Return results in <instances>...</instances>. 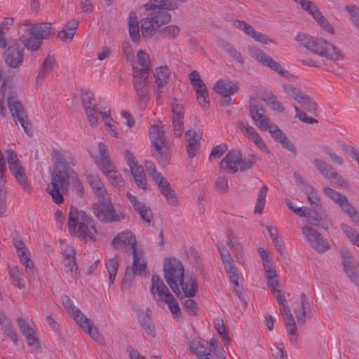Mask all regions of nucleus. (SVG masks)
<instances>
[{
  "label": "nucleus",
  "mask_w": 359,
  "mask_h": 359,
  "mask_svg": "<svg viewBox=\"0 0 359 359\" xmlns=\"http://www.w3.org/2000/svg\"><path fill=\"white\" fill-rule=\"evenodd\" d=\"M296 117H297L301 121L305 123H316L317 121L312 117L309 116L306 113L301 111L297 106H294Z\"/></svg>",
  "instance_id": "e2e57ef3"
},
{
  "label": "nucleus",
  "mask_w": 359,
  "mask_h": 359,
  "mask_svg": "<svg viewBox=\"0 0 359 359\" xmlns=\"http://www.w3.org/2000/svg\"><path fill=\"white\" fill-rule=\"evenodd\" d=\"M140 247L142 246L137 243L135 236L129 230L120 232L114 237V248L121 249L128 254Z\"/></svg>",
  "instance_id": "a878e982"
},
{
  "label": "nucleus",
  "mask_w": 359,
  "mask_h": 359,
  "mask_svg": "<svg viewBox=\"0 0 359 359\" xmlns=\"http://www.w3.org/2000/svg\"><path fill=\"white\" fill-rule=\"evenodd\" d=\"M55 59L53 55H48L42 62L36 76V82L39 83L53 69Z\"/></svg>",
  "instance_id": "a18cd8bd"
},
{
  "label": "nucleus",
  "mask_w": 359,
  "mask_h": 359,
  "mask_svg": "<svg viewBox=\"0 0 359 359\" xmlns=\"http://www.w3.org/2000/svg\"><path fill=\"white\" fill-rule=\"evenodd\" d=\"M4 333L11 338L15 343L18 341V336L13 329V326L10 323H6L1 326Z\"/></svg>",
  "instance_id": "0e129e2a"
},
{
  "label": "nucleus",
  "mask_w": 359,
  "mask_h": 359,
  "mask_svg": "<svg viewBox=\"0 0 359 359\" xmlns=\"http://www.w3.org/2000/svg\"><path fill=\"white\" fill-rule=\"evenodd\" d=\"M99 158L95 159V163L102 170L109 179L111 178V164L110 156L106 145L102 142L98 144Z\"/></svg>",
  "instance_id": "72a5a7b5"
},
{
  "label": "nucleus",
  "mask_w": 359,
  "mask_h": 359,
  "mask_svg": "<svg viewBox=\"0 0 359 359\" xmlns=\"http://www.w3.org/2000/svg\"><path fill=\"white\" fill-rule=\"evenodd\" d=\"M130 254L133 257V262L131 266L126 269L125 278L130 276V271L133 276H142L147 271V265L144 248L140 247L135 249Z\"/></svg>",
  "instance_id": "393cba45"
},
{
  "label": "nucleus",
  "mask_w": 359,
  "mask_h": 359,
  "mask_svg": "<svg viewBox=\"0 0 359 359\" xmlns=\"http://www.w3.org/2000/svg\"><path fill=\"white\" fill-rule=\"evenodd\" d=\"M18 324L21 332L26 337L27 344L29 345H34L37 341V339L34 336L32 328L22 318H18Z\"/></svg>",
  "instance_id": "8fccbe9b"
},
{
  "label": "nucleus",
  "mask_w": 359,
  "mask_h": 359,
  "mask_svg": "<svg viewBox=\"0 0 359 359\" xmlns=\"http://www.w3.org/2000/svg\"><path fill=\"white\" fill-rule=\"evenodd\" d=\"M174 76V73L167 65L156 67L153 71L155 87L154 94L156 96L157 105H161L163 102V95L165 93V88Z\"/></svg>",
  "instance_id": "ddd939ff"
},
{
  "label": "nucleus",
  "mask_w": 359,
  "mask_h": 359,
  "mask_svg": "<svg viewBox=\"0 0 359 359\" xmlns=\"http://www.w3.org/2000/svg\"><path fill=\"white\" fill-rule=\"evenodd\" d=\"M239 85L237 81L229 79H219L212 86L213 90L219 94L222 98V104L228 106L230 104V97L238 89Z\"/></svg>",
  "instance_id": "5701e85b"
},
{
  "label": "nucleus",
  "mask_w": 359,
  "mask_h": 359,
  "mask_svg": "<svg viewBox=\"0 0 359 359\" xmlns=\"http://www.w3.org/2000/svg\"><path fill=\"white\" fill-rule=\"evenodd\" d=\"M144 167L149 175L158 185L168 203L172 206H177L179 201L175 191L171 189L168 180L156 170L155 165L152 162L147 161L144 163Z\"/></svg>",
  "instance_id": "9b49d317"
},
{
  "label": "nucleus",
  "mask_w": 359,
  "mask_h": 359,
  "mask_svg": "<svg viewBox=\"0 0 359 359\" xmlns=\"http://www.w3.org/2000/svg\"><path fill=\"white\" fill-rule=\"evenodd\" d=\"M294 179L299 188L307 195L308 201L311 203H318L319 202V197L314 192L313 189L306 184L300 176L294 175Z\"/></svg>",
  "instance_id": "de8ad7c7"
},
{
  "label": "nucleus",
  "mask_w": 359,
  "mask_h": 359,
  "mask_svg": "<svg viewBox=\"0 0 359 359\" xmlns=\"http://www.w3.org/2000/svg\"><path fill=\"white\" fill-rule=\"evenodd\" d=\"M218 250L223 259L225 271L229 276L230 281L235 287L238 286V275L233 261L224 246H218Z\"/></svg>",
  "instance_id": "7c9ffc66"
},
{
  "label": "nucleus",
  "mask_w": 359,
  "mask_h": 359,
  "mask_svg": "<svg viewBox=\"0 0 359 359\" xmlns=\"http://www.w3.org/2000/svg\"><path fill=\"white\" fill-rule=\"evenodd\" d=\"M252 165V162L248 159H243L238 150L229 151L225 158L220 162V168L231 173L238 170L245 171Z\"/></svg>",
  "instance_id": "4468645a"
},
{
  "label": "nucleus",
  "mask_w": 359,
  "mask_h": 359,
  "mask_svg": "<svg viewBox=\"0 0 359 359\" xmlns=\"http://www.w3.org/2000/svg\"><path fill=\"white\" fill-rule=\"evenodd\" d=\"M52 158L55 163V170L51 174L50 183L47 187L48 193L52 196L56 204H61L64 201L63 194L67 191L69 180L72 178L80 195L84 194V188L79 179L78 175L74 172L70 166H74L76 161L68 156L66 153L58 150H53Z\"/></svg>",
  "instance_id": "f257e3e1"
},
{
  "label": "nucleus",
  "mask_w": 359,
  "mask_h": 359,
  "mask_svg": "<svg viewBox=\"0 0 359 359\" xmlns=\"http://www.w3.org/2000/svg\"><path fill=\"white\" fill-rule=\"evenodd\" d=\"M234 25L244 31V32L250 36H252L257 41L262 44L273 43V39L269 38L268 36L262 32L256 31L252 26L246 24L245 22L241 20H236Z\"/></svg>",
  "instance_id": "c9c22d12"
},
{
  "label": "nucleus",
  "mask_w": 359,
  "mask_h": 359,
  "mask_svg": "<svg viewBox=\"0 0 359 359\" xmlns=\"http://www.w3.org/2000/svg\"><path fill=\"white\" fill-rule=\"evenodd\" d=\"M272 351L275 359H288L283 344H281V346H275Z\"/></svg>",
  "instance_id": "338daca9"
},
{
  "label": "nucleus",
  "mask_w": 359,
  "mask_h": 359,
  "mask_svg": "<svg viewBox=\"0 0 359 359\" xmlns=\"http://www.w3.org/2000/svg\"><path fill=\"white\" fill-rule=\"evenodd\" d=\"M249 112L250 117L257 127L261 130H267L276 141L280 142L288 151H294L295 148L293 144L280 130L278 126L273 123L266 115V110L262 106L251 103Z\"/></svg>",
  "instance_id": "0eeeda50"
},
{
  "label": "nucleus",
  "mask_w": 359,
  "mask_h": 359,
  "mask_svg": "<svg viewBox=\"0 0 359 359\" xmlns=\"http://www.w3.org/2000/svg\"><path fill=\"white\" fill-rule=\"evenodd\" d=\"M68 228L72 234L77 233L78 236L83 239H91L96 231L93 221L84 212L79 211L75 207L70 209Z\"/></svg>",
  "instance_id": "1a4fd4ad"
},
{
  "label": "nucleus",
  "mask_w": 359,
  "mask_h": 359,
  "mask_svg": "<svg viewBox=\"0 0 359 359\" xmlns=\"http://www.w3.org/2000/svg\"><path fill=\"white\" fill-rule=\"evenodd\" d=\"M126 196L135 212L148 225H150L152 219L150 208L132 194L128 192Z\"/></svg>",
  "instance_id": "473e14b6"
},
{
  "label": "nucleus",
  "mask_w": 359,
  "mask_h": 359,
  "mask_svg": "<svg viewBox=\"0 0 359 359\" xmlns=\"http://www.w3.org/2000/svg\"><path fill=\"white\" fill-rule=\"evenodd\" d=\"M149 137L150 147L152 152L156 155H161L163 149L166 147L164 125L160 121H154L149 128Z\"/></svg>",
  "instance_id": "2eb2a0df"
},
{
  "label": "nucleus",
  "mask_w": 359,
  "mask_h": 359,
  "mask_svg": "<svg viewBox=\"0 0 359 359\" xmlns=\"http://www.w3.org/2000/svg\"><path fill=\"white\" fill-rule=\"evenodd\" d=\"M341 229L348 241L354 245L359 248V234L352 227L347 224H342Z\"/></svg>",
  "instance_id": "5fc2aeb1"
},
{
  "label": "nucleus",
  "mask_w": 359,
  "mask_h": 359,
  "mask_svg": "<svg viewBox=\"0 0 359 359\" xmlns=\"http://www.w3.org/2000/svg\"><path fill=\"white\" fill-rule=\"evenodd\" d=\"M149 292L157 303L163 302L167 305L174 319L182 321V311L179 302L158 275L151 276Z\"/></svg>",
  "instance_id": "6e6552de"
},
{
  "label": "nucleus",
  "mask_w": 359,
  "mask_h": 359,
  "mask_svg": "<svg viewBox=\"0 0 359 359\" xmlns=\"http://www.w3.org/2000/svg\"><path fill=\"white\" fill-rule=\"evenodd\" d=\"M79 21L76 19L69 20L62 30L59 32L57 36L63 41H71L78 28Z\"/></svg>",
  "instance_id": "c03bdc74"
},
{
  "label": "nucleus",
  "mask_w": 359,
  "mask_h": 359,
  "mask_svg": "<svg viewBox=\"0 0 359 359\" xmlns=\"http://www.w3.org/2000/svg\"><path fill=\"white\" fill-rule=\"evenodd\" d=\"M144 8L150 13L141 20V32L144 39H149L171 20V15L162 9L172 11L177 8V5L170 0H149L144 5Z\"/></svg>",
  "instance_id": "7ed1b4c3"
},
{
  "label": "nucleus",
  "mask_w": 359,
  "mask_h": 359,
  "mask_svg": "<svg viewBox=\"0 0 359 359\" xmlns=\"http://www.w3.org/2000/svg\"><path fill=\"white\" fill-rule=\"evenodd\" d=\"M125 158L128 165L130 168L132 175L133 176L136 185L143 190L147 189V182L145 177L143 168L138 166L135 162L133 154L127 151L125 153Z\"/></svg>",
  "instance_id": "cd10ccee"
},
{
  "label": "nucleus",
  "mask_w": 359,
  "mask_h": 359,
  "mask_svg": "<svg viewBox=\"0 0 359 359\" xmlns=\"http://www.w3.org/2000/svg\"><path fill=\"white\" fill-rule=\"evenodd\" d=\"M20 26L23 34L20 35L19 41L28 50H38L43 40L48 39L53 35L50 23H32L25 21Z\"/></svg>",
  "instance_id": "423d86ee"
},
{
  "label": "nucleus",
  "mask_w": 359,
  "mask_h": 359,
  "mask_svg": "<svg viewBox=\"0 0 359 359\" xmlns=\"http://www.w3.org/2000/svg\"><path fill=\"white\" fill-rule=\"evenodd\" d=\"M190 351L196 354L198 359H212L210 350L201 339H194L189 343Z\"/></svg>",
  "instance_id": "ea45409f"
},
{
  "label": "nucleus",
  "mask_w": 359,
  "mask_h": 359,
  "mask_svg": "<svg viewBox=\"0 0 359 359\" xmlns=\"http://www.w3.org/2000/svg\"><path fill=\"white\" fill-rule=\"evenodd\" d=\"M283 89L287 95L292 97L309 112L314 113L317 111V104L313 100L299 88L285 84Z\"/></svg>",
  "instance_id": "b1692460"
},
{
  "label": "nucleus",
  "mask_w": 359,
  "mask_h": 359,
  "mask_svg": "<svg viewBox=\"0 0 359 359\" xmlns=\"http://www.w3.org/2000/svg\"><path fill=\"white\" fill-rule=\"evenodd\" d=\"M342 264L344 271L347 276L352 280L355 281L358 273L353 264V260L351 253L345 250L342 252Z\"/></svg>",
  "instance_id": "a19ab883"
},
{
  "label": "nucleus",
  "mask_w": 359,
  "mask_h": 359,
  "mask_svg": "<svg viewBox=\"0 0 359 359\" xmlns=\"http://www.w3.org/2000/svg\"><path fill=\"white\" fill-rule=\"evenodd\" d=\"M99 201L92 206L94 215L102 222H112V202L109 195L98 198Z\"/></svg>",
  "instance_id": "4be33fe9"
},
{
  "label": "nucleus",
  "mask_w": 359,
  "mask_h": 359,
  "mask_svg": "<svg viewBox=\"0 0 359 359\" xmlns=\"http://www.w3.org/2000/svg\"><path fill=\"white\" fill-rule=\"evenodd\" d=\"M189 76L190 83L196 91L198 104L202 108L208 109L210 105V97L205 84L196 70L192 71Z\"/></svg>",
  "instance_id": "aec40b11"
},
{
  "label": "nucleus",
  "mask_w": 359,
  "mask_h": 359,
  "mask_svg": "<svg viewBox=\"0 0 359 359\" xmlns=\"http://www.w3.org/2000/svg\"><path fill=\"white\" fill-rule=\"evenodd\" d=\"M323 192L339 205L342 212L349 215L352 222L359 227V213L348 202L347 197L334 189L324 187Z\"/></svg>",
  "instance_id": "dca6fc26"
},
{
  "label": "nucleus",
  "mask_w": 359,
  "mask_h": 359,
  "mask_svg": "<svg viewBox=\"0 0 359 359\" xmlns=\"http://www.w3.org/2000/svg\"><path fill=\"white\" fill-rule=\"evenodd\" d=\"M311 309L310 303L306 297L302 294L300 297V302L298 307L294 308V312L299 323L303 324L306 322V317L309 316Z\"/></svg>",
  "instance_id": "58836bf2"
},
{
  "label": "nucleus",
  "mask_w": 359,
  "mask_h": 359,
  "mask_svg": "<svg viewBox=\"0 0 359 359\" xmlns=\"http://www.w3.org/2000/svg\"><path fill=\"white\" fill-rule=\"evenodd\" d=\"M85 110L88 121L91 127H96L98 123L100 114L102 121L107 127L109 132L112 130V118L111 117V109L109 107H97L96 100L82 104Z\"/></svg>",
  "instance_id": "f8f14e48"
},
{
  "label": "nucleus",
  "mask_w": 359,
  "mask_h": 359,
  "mask_svg": "<svg viewBox=\"0 0 359 359\" xmlns=\"http://www.w3.org/2000/svg\"><path fill=\"white\" fill-rule=\"evenodd\" d=\"M302 233L310 245L318 252H324L329 248L327 241L320 234L309 226L302 229Z\"/></svg>",
  "instance_id": "c756f323"
},
{
  "label": "nucleus",
  "mask_w": 359,
  "mask_h": 359,
  "mask_svg": "<svg viewBox=\"0 0 359 359\" xmlns=\"http://www.w3.org/2000/svg\"><path fill=\"white\" fill-rule=\"evenodd\" d=\"M240 130L241 133L252 141L262 151L266 154L269 153L268 147L252 126L247 123H242L240 124Z\"/></svg>",
  "instance_id": "f704fd0d"
},
{
  "label": "nucleus",
  "mask_w": 359,
  "mask_h": 359,
  "mask_svg": "<svg viewBox=\"0 0 359 359\" xmlns=\"http://www.w3.org/2000/svg\"><path fill=\"white\" fill-rule=\"evenodd\" d=\"M252 56L262 65L270 67L273 71L278 72L280 76L288 78L290 74L284 69L278 62L273 60L270 56L267 55L263 50L253 48L250 50Z\"/></svg>",
  "instance_id": "bb28decb"
},
{
  "label": "nucleus",
  "mask_w": 359,
  "mask_h": 359,
  "mask_svg": "<svg viewBox=\"0 0 359 359\" xmlns=\"http://www.w3.org/2000/svg\"><path fill=\"white\" fill-rule=\"evenodd\" d=\"M61 302L69 314L73 317L76 323H79V320H81V318H83L84 315L79 309L74 306L73 302L69 296H62Z\"/></svg>",
  "instance_id": "49530a36"
},
{
  "label": "nucleus",
  "mask_w": 359,
  "mask_h": 359,
  "mask_svg": "<svg viewBox=\"0 0 359 359\" xmlns=\"http://www.w3.org/2000/svg\"><path fill=\"white\" fill-rule=\"evenodd\" d=\"M185 138L187 143L193 144H199L201 134L194 130H189L185 134Z\"/></svg>",
  "instance_id": "680f3d73"
},
{
  "label": "nucleus",
  "mask_w": 359,
  "mask_h": 359,
  "mask_svg": "<svg viewBox=\"0 0 359 359\" xmlns=\"http://www.w3.org/2000/svg\"><path fill=\"white\" fill-rule=\"evenodd\" d=\"M170 108L174 135L180 137L184 132V104L181 100L174 98L170 102Z\"/></svg>",
  "instance_id": "412c9836"
},
{
  "label": "nucleus",
  "mask_w": 359,
  "mask_h": 359,
  "mask_svg": "<svg viewBox=\"0 0 359 359\" xmlns=\"http://www.w3.org/2000/svg\"><path fill=\"white\" fill-rule=\"evenodd\" d=\"M267 191L268 187L266 186L262 187L259 190L254 209V212L255 214H260L262 212L266 205Z\"/></svg>",
  "instance_id": "603ef678"
},
{
  "label": "nucleus",
  "mask_w": 359,
  "mask_h": 359,
  "mask_svg": "<svg viewBox=\"0 0 359 359\" xmlns=\"http://www.w3.org/2000/svg\"><path fill=\"white\" fill-rule=\"evenodd\" d=\"M227 241L229 245L235 250V252L238 257L242 255V245L239 241V239L234 235V233L230 232L228 234Z\"/></svg>",
  "instance_id": "4d7b16f0"
},
{
  "label": "nucleus",
  "mask_w": 359,
  "mask_h": 359,
  "mask_svg": "<svg viewBox=\"0 0 359 359\" xmlns=\"http://www.w3.org/2000/svg\"><path fill=\"white\" fill-rule=\"evenodd\" d=\"M76 324L84 331L87 332V333L96 341L98 343L102 342V337L99 334L98 330L96 327H94L93 323H91L90 320L86 318L85 316L83 318H81V320H79V323Z\"/></svg>",
  "instance_id": "79ce46f5"
},
{
  "label": "nucleus",
  "mask_w": 359,
  "mask_h": 359,
  "mask_svg": "<svg viewBox=\"0 0 359 359\" xmlns=\"http://www.w3.org/2000/svg\"><path fill=\"white\" fill-rule=\"evenodd\" d=\"M297 41L310 52L331 61L341 60L344 57L341 50L323 37L299 33Z\"/></svg>",
  "instance_id": "39448f33"
},
{
  "label": "nucleus",
  "mask_w": 359,
  "mask_h": 359,
  "mask_svg": "<svg viewBox=\"0 0 359 359\" xmlns=\"http://www.w3.org/2000/svg\"><path fill=\"white\" fill-rule=\"evenodd\" d=\"M179 293L177 296L183 295L185 297H194L198 290V285L196 277L194 275L187 274L179 281Z\"/></svg>",
  "instance_id": "c85d7f7f"
},
{
  "label": "nucleus",
  "mask_w": 359,
  "mask_h": 359,
  "mask_svg": "<svg viewBox=\"0 0 359 359\" xmlns=\"http://www.w3.org/2000/svg\"><path fill=\"white\" fill-rule=\"evenodd\" d=\"M4 153L6 156L9 169L11 173L15 177L18 182L21 185L22 188L25 191H29L30 189V185L27 182L24 168L21 165L16 153L11 149H7Z\"/></svg>",
  "instance_id": "a211bd4d"
},
{
  "label": "nucleus",
  "mask_w": 359,
  "mask_h": 359,
  "mask_svg": "<svg viewBox=\"0 0 359 359\" xmlns=\"http://www.w3.org/2000/svg\"><path fill=\"white\" fill-rule=\"evenodd\" d=\"M65 271L70 276L74 278L79 276L77 264L76 263V257H70L64 259Z\"/></svg>",
  "instance_id": "6e6d98bb"
},
{
  "label": "nucleus",
  "mask_w": 359,
  "mask_h": 359,
  "mask_svg": "<svg viewBox=\"0 0 359 359\" xmlns=\"http://www.w3.org/2000/svg\"><path fill=\"white\" fill-rule=\"evenodd\" d=\"M164 278L175 293H179V281L184 276V268L180 260L174 257H167L163 263Z\"/></svg>",
  "instance_id": "9d476101"
},
{
  "label": "nucleus",
  "mask_w": 359,
  "mask_h": 359,
  "mask_svg": "<svg viewBox=\"0 0 359 359\" xmlns=\"http://www.w3.org/2000/svg\"><path fill=\"white\" fill-rule=\"evenodd\" d=\"M268 233L269 234L273 245L276 250L281 254L284 253V245L282 239L278 236V231L276 228L271 226H266V227Z\"/></svg>",
  "instance_id": "864d4df0"
},
{
  "label": "nucleus",
  "mask_w": 359,
  "mask_h": 359,
  "mask_svg": "<svg viewBox=\"0 0 359 359\" xmlns=\"http://www.w3.org/2000/svg\"><path fill=\"white\" fill-rule=\"evenodd\" d=\"M257 252L263 262V266L267 279V285L273 292L279 306V311L283 317L284 323L290 340L292 344L297 341V327L294 319L290 313L285 294L278 288V280L274 265L269 259V252L263 248H258Z\"/></svg>",
  "instance_id": "f03ea898"
},
{
  "label": "nucleus",
  "mask_w": 359,
  "mask_h": 359,
  "mask_svg": "<svg viewBox=\"0 0 359 359\" xmlns=\"http://www.w3.org/2000/svg\"><path fill=\"white\" fill-rule=\"evenodd\" d=\"M128 29L132 41L137 43H139L140 40V25L137 16L134 13L129 15Z\"/></svg>",
  "instance_id": "09e8293b"
},
{
  "label": "nucleus",
  "mask_w": 359,
  "mask_h": 359,
  "mask_svg": "<svg viewBox=\"0 0 359 359\" xmlns=\"http://www.w3.org/2000/svg\"><path fill=\"white\" fill-rule=\"evenodd\" d=\"M150 57L143 50L137 52L133 62V86L141 107H145L149 100V72Z\"/></svg>",
  "instance_id": "20e7f679"
},
{
  "label": "nucleus",
  "mask_w": 359,
  "mask_h": 359,
  "mask_svg": "<svg viewBox=\"0 0 359 359\" xmlns=\"http://www.w3.org/2000/svg\"><path fill=\"white\" fill-rule=\"evenodd\" d=\"M215 328L217 330V332L222 337L223 342L224 344L229 343V337L227 334L226 333L224 325L222 321H218L215 324Z\"/></svg>",
  "instance_id": "69168bd1"
},
{
  "label": "nucleus",
  "mask_w": 359,
  "mask_h": 359,
  "mask_svg": "<svg viewBox=\"0 0 359 359\" xmlns=\"http://www.w3.org/2000/svg\"><path fill=\"white\" fill-rule=\"evenodd\" d=\"M8 274L11 283L14 286L18 287L20 290L25 287L26 285L24 276L19 271L18 267H9Z\"/></svg>",
  "instance_id": "3c124183"
},
{
  "label": "nucleus",
  "mask_w": 359,
  "mask_h": 359,
  "mask_svg": "<svg viewBox=\"0 0 359 359\" xmlns=\"http://www.w3.org/2000/svg\"><path fill=\"white\" fill-rule=\"evenodd\" d=\"M210 346L212 351H213L217 356L218 359H225L224 351L222 349L217 350V341L215 339H211L210 341Z\"/></svg>",
  "instance_id": "774afa93"
},
{
  "label": "nucleus",
  "mask_w": 359,
  "mask_h": 359,
  "mask_svg": "<svg viewBox=\"0 0 359 359\" xmlns=\"http://www.w3.org/2000/svg\"><path fill=\"white\" fill-rule=\"evenodd\" d=\"M302 8L310 15L316 23L325 32L333 34L334 29L329 20L323 15L320 9L310 0H294Z\"/></svg>",
  "instance_id": "f3484780"
},
{
  "label": "nucleus",
  "mask_w": 359,
  "mask_h": 359,
  "mask_svg": "<svg viewBox=\"0 0 359 359\" xmlns=\"http://www.w3.org/2000/svg\"><path fill=\"white\" fill-rule=\"evenodd\" d=\"M314 165L324 177L330 179L334 183L341 184V177L334 171L332 167L319 159L315 160Z\"/></svg>",
  "instance_id": "4c0bfd02"
},
{
  "label": "nucleus",
  "mask_w": 359,
  "mask_h": 359,
  "mask_svg": "<svg viewBox=\"0 0 359 359\" xmlns=\"http://www.w3.org/2000/svg\"><path fill=\"white\" fill-rule=\"evenodd\" d=\"M8 106L15 123L19 122L27 135H31V128L27 116L20 102L13 95L8 97Z\"/></svg>",
  "instance_id": "6ab92c4d"
},
{
  "label": "nucleus",
  "mask_w": 359,
  "mask_h": 359,
  "mask_svg": "<svg viewBox=\"0 0 359 359\" xmlns=\"http://www.w3.org/2000/svg\"><path fill=\"white\" fill-rule=\"evenodd\" d=\"M87 181L94 191L97 198L105 196L107 192L102 183L100 177L95 174H89L86 175Z\"/></svg>",
  "instance_id": "37998d69"
},
{
  "label": "nucleus",
  "mask_w": 359,
  "mask_h": 359,
  "mask_svg": "<svg viewBox=\"0 0 359 359\" xmlns=\"http://www.w3.org/2000/svg\"><path fill=\"white\" fill-rule=\"evenodd\" d=\"M258 97L262 100L274 112L283 113L285 107L279 101L278 97L271 91L267 90L264 88L259 89L257 94Z\"/></svg>",
  "instance_id": "2f4dec72"
},
{
  "label": "nucleus",
  "mask_w": 359,
  "mask_h": 359,
  "mask_svg": "<svg viewBox=\"0 0 359 359\" xmlns=\"http://www.w3.org/2000/svg\"><path fill=\"white\" fill-rule=\"evenodd\" d=\"M179 33V27L174 25L166 26L161 30V35L168 38H174L177 36Z\"/></svg>",
  "instance_id": "bf43d9fd"
},
{
  "label": "nucleus",
  "mask_w": 359,
  "mask_h": 359,
  "mask_svg": "<svg viewBox=\"0 0 359 359\" xmlns=\"http://www.w3.org/2000/svg\"><path fill=\"white\" fill-rule=\"evenodd\" d=\"M140 323L147 334H149L154 338L156 337V332L155 327L149 318L140 320Z\"/></svg>",
  "instance_id": "13d9d810"
},
{
  "label": "nucleus",
  "mask_w": 359,
  "mask_h": 359,
  "mask_svg": "<svg viewBox=\"0 0 359 359\" xmlns=\"http://www.w3.org/2000/svg\"><path fill=\"white\" fill-rule=\"evenodd\" d=\"M227 149V147L225 144H218L217 146H215L210 156H209V160L210 161H212L214 160H216L219 158H220L223 154L226 151V150Z\"/></svg>",
  "instance_id": "052dcab7"
},
{
  "label": "nucleus",
  "mask_w": 359,
  "mask_h": 359,
  "mask_svg": "<svg viewBox=\"0 0 359 359\" xmlns=\"http://www.w3.org/2000/svg\"><path fill=\"white\" fill-rule=\"evenodd\" d=\"M24 50L18 44L9 46L6 52V62L13 68L18 67L23 61Z\"/></svg>",
  "instance_id": "e433bc0d"
}]
</instances>
